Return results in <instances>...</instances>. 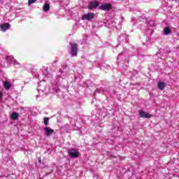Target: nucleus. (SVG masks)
<instances>
[{
  "mask_svg": "<svg viewBox=\"0 0 179 179\" xmlns=\"http://www.w3.org/2000/svg\"><path fill=\"white\" fill-rule=\"evenodd\" d=\"M3 87L4 89H6V90H9V89H10V87H12V84H10V83L8 80H6L3 83Z\"/></svg>",
  "mask_w": 179,
  "mask_h": 179,
  "instance_id": "nucleus-9",
  "label": "nucleus"
},
{
  "mask_svg": "<svg viewBox=\"0 0 179 179\" xmlns=\"http://www.w3.org/2000/svg\"><path fill=\"white\" fill-rule=\"evenodd\" d=\"M0 29L1 31H6V30H9V29H10V24L9 23L1 24L0 25Z\"/></svg>",
  "mask_w": 179,
  "mask_h": 179,
  "instance_id": "nucleus-8",
  "label": "nucleus"
},
{
  "mask_svg": "<svg viewBox=\"0 0 179 179\" xmlns=\"http://www.w3.org/2000/svg\"><path fill=\"white\" fill-rule=\"evenodd\" d=\"M37 0H28V5H31V3H34Z\"/></svg>",
  "mask_w": 179,
  "mask_h": 179,
  "instance_id": "nucleus-18",
  "label": "nucleus"
},
{
  "mask_svg": "<svg viewBox=\"0 0 179 179\" xmlns=\"http://www.w3.org/2000/svg\"><path fill=\"white\" fill-rule=\"evenodd\" d=\"M39 163H41V159H39Z\"/></svg>",
  "mask_w": 179,
  "mask_h": 179,
  "instance_id": "nucleus-21",
  "label": "nucleus"
},
{
  "mask_svg": "<svg viewBox=\"0 0 179 179\" xmlns=\"http://www.w3.org/2000/svg\"><path fill=\"white\" fill-rule=\"evenodd\" d=\"M54 62H55V63H57V61H55Z\"/></svg>",
  "mask_w": 179,
  "mask_h": 179,
  "instance_id": "nucleus-22",
  "label": "nucleus"
},
{
  "mask_svg": "<svg viewBox=\"0 0 179 179\" xmlns=\"http://www.w3.org/2000/svg\"><path fill=\"white\" fill-rule=\"evenodd\" d=\"M121 55H122V53H120V54L119 55V56L117 57V59H118V60L120 59V58H121Z\"/></svg>",
  "mask_w": 179,
  "mask_h": 179,
  "instance_id": "nucleus-19",
  "label": "nucleus"
},
{
  "mask_svg": "<svg viewBox=\"0 0 179 179\" xmlns=\"http://www.w3.org/2000/svg\"><path fill=\"white\" fill-rule=\"evenodd\" d=\"M71 57H78V44L71 43Z\"/></svg>",
  "mask_w": 179,
  "mask_h": 179,
  "instance_id": "nucleus-3",
  "label": "nucleus"
},
{
  "mask_svg": "<svg viewBox=\"0 0 179 179\" xmlns=\"http://www.w3.org/2000/svg\"><path fill=\"white\" fill-rule=\"evenodd\" d=\"M170 33H171V30L170 29V28H169V27H166L164 29V34L165 36H169V34H170Z\"/></svg>",
  "mask_w": 179,
  "mask_h": 179,
  "instance_id": "nucleus-13",
  "label": "nucleus"
},
{
  "mask_svg": "<svg viewBox=\"0 0 179 179\" xmlns=\"http://www.w3.org/2000/svg\"><path fill=\"white\" fill-rule=\"evenodd\" d=\"M1 97H2V92H0V100H1Z\"/></svg>",
  "mask_w": 179,
  "mask_h": 179,
  "instance_id": "nucleus-20",
  "label": "nucleus"
},
{
  "mask_svg": "<svg viewBox=\"0 0 179 179\" xmlns=\"http://www.w3.org/2000/svg\"><path fill=\"white\" fill-rule=\"evenodd\" d=\"M94 19V13H88L87 14H84L82 16V20H93Z\"/></svg>",
  "mask_w": 179,
  "mask_h": 179,
  "instance_id": "nucleus-4",
  "label": "nucleus"
},
{
  "mask_svg": "<svg viewBox=\"0 0 179 179\" xmlns=\"http://www.w3.org/2000/svg\"><path fill=\"white\" fill-rule=\"evenodd\" d=\"M6 61L7 64H13L14 66H16V65H20V63H19L13 56H7L6 58Z\"/></svg>",
  "mask_w": 179,
  "mask_h": 179,
  "instance_id": "nucleus-2",
  "label": "nucleus"
},
{
  "mask_svg": "<svg viewBox=\"0 0 179 179\" xmlns=\"http://www.w3.org/2000/svg\"><path fill=\"white\" fill-rule=\"evenodd\" d=\"M99 5H100V3L97 1H90L88 3V9H90V10H93V9H96V8H98Z\"/></svg>",
  "mask_w": 179,
  "mask_h": 179,
  "instance_id": "nucleus-5",
  "label": "nucleus"
},
{
  "mask_svg": "<svg viewBox=\"0 0 179 179\" xmlns=\"http://www.w3.org/2000/svg\"><path fill=\"white\" fill-rule=\"evenodd\" d=\"M43 12H48L50 10V3L48 1H45L43 6Z\"/></svg>",
  "mask_w": 179,
  "mask_h": 179,
  "instance_id": "nucleus-11",
  "label": "nucleus"
},
{
  "mask_svg": "<svg viewBox=\"0 0 179 179\" xmlns=\"http://www.w3.org/2000/svg\"><path fill=\"white\" fill-rule=\"evenodd\" d=\"M10 118H11V120H13L14 121H16V120H17L19 118V113H17L16 112H13L10 115Z\"/></svg>",
  "mask_w": 179,
  "mask_h": 179,
  "instance_id": "nucleus-12",
  "label": "nucleus"
},
{
  "mask_svg": "<svg viewBox=\"0 0 179 179\" xmlns=\"http://www.w3.org/2000/svg\"><path fill=\"white\" fill-rule=\"evenodd\" d=\"M119 41H127L124 35H122L119 37Z\"/></svg>",
  "mask_w": 179,
  "mask_h": 179,
  "instance_id": "nucleus-17",
  "label": "nucleus"
},
{
  "mask_svg": "<svg viewBox=\"0 0 179 179\" xmlns=\"http://www.w3.org/2000/svg\"><path fill=\"white\" fill-rule=\"evenodd\" d=\"M43 129L46 136H51L54 134V129L48 127H45Z\"/></svg>",
  "mask_w": 179,
  "mask_h": 179,
  "instance_id": "nucleus-7",
  "label": "nucleus"
},
{
  "mask_svg": "<svg viewBox=\"0 0 179 179\" xmlns=\"http://www.w3.org/2000/svg\"><path fill=\"white\" fill-rule=\"evenodd\" d=\"M41 86H43V84L38 83V87L37 88L38 92H44V90H45V88H44Z\"/></svg>",
  "mask_w": 179,
  "mask_h": 179,
  "instance_id": "nucleus-16",
  "label": "nucleus"
},
{
  "mask_svg": "<svg viewBox=\"0 0 179 179\" xmlns=\"http://www.w3.org/2000/svg\"><path fill=\"white\" fill-rule=\"evenodd\" d=\"M41 83H44L41 82Z\"/></svg>",
  "mask_w": 179,
  "mask_h": 179,
  "instance_id": "nucleus-23",
  "label": "nucleus"
},
{
  "mask_svg": "<svg viewBox=\"0 0 179 179\" xmlns=\"http://www.w3.org/2000/svg\"><path fill=\"white\" fill-rule=\"evenodd\" d=\"M68 155L71 159H78L80 156V152L79 150L72 148L68 150Z\"/></svg>",
  "mask_w": 179,
  "mask_h": 179,
  "instance_id": "nucleus-1",
  "label": "nucleus"
},
{
  "mask_svg": "<svg viewBox=\"0 0 179 179\" xmlns=\"http://www.w3.org/2000/svg\"><path fill=\"white\" fill-rule=\"evenodd\" d=\"M164 87H166V84L164 83L161 82L158 83V89H159V90H164Z\"/></svg>",
  "mask_w": 179,
  "mask_h": 179,
  "instance_id": "nucleus-14",
  "label": "nucleus"
},
{
  "mask_svg": "<svg viewBox=\"0 0 179 179\" xmlns=\"http://www.w3.org/2000/svg\"><path fill=\"white\" fill-rule=\"evenodd\" d=\"M140 117H141V118H150V117H152V115H150V114H149L145 111H141V112H140Z\"/></svg>",
  "mask_w": 179,
  "mask_h": 179,
  "instance_id": "nucleus-10",
  "label": "nucleus"
},
{
  "mask_svg": "<svg viewBox=\"0 0 179 179\" xmlns=\"http://www.w3.org/2000/svg\"><path fill=\"white\" fill-rule=\"evenodd\" d=\"M48 122H50V117H44L43 124H44L45 127L48 126Z\"/></svg>",
  "mask_w": 179,
  "mask_h": 179,
  "instance_id": "nucleus-15",
  "label": "nucleus"
},
{
  "mask_svg": "<svg viewBox=\"0 0 179 179\" xmlns=\"http://www.w3.org/2000/svg\"><path fill=\"white\" fill-rule=\"evenodd\" d=\"M101 10H111L113 6L110 3H103L99 7Z\"/></svg>",
  "mask_w": 179,
  "mask_h": 179,
  "instance_id": "nucleus-6",
  "label": "nucleus"
}]
</instances>
